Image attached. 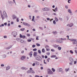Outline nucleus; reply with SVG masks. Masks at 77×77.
<instances>
[{"label":"nucleus","instance_id":"f257e3e1","mask_svg":"<svg viewBox=\"0 0 77 77\" xmlns=\"http://www.w3.org/2000/svg\"><path fill=\"white\" fill-rule=\"evenodd\" d=\"M47 73L48 75H52L53 74V72L50 69H47Z\"/></svg>","mask_w":77,"mask_h":77},{"label":"nucleus","instance_id":"f03ea898","mask_svg":"<svg viewBox=\"0 0 77 77\" xmlns=\"http://www.w3.org/2000/svg\"><path fill=\"white\" fill-rule=\"evenodd\" d=\"M35 59L38 61H41L42 60V58L39 55H37L35 57Z\"/></svg>","mask_w":77,"mask_h":77},{"label":"nucleus","instance_id":"7ed1b4c3","mask_svg":"<svg viewBox=\"0 0 77 77\" xmlns=\"http://www.w3.org/2000/svg\"><path fill=\"white\" fill-rule=\"evenodd\" d=\"M11 35L14 37H16V36L17 35V33L16 32H13L11 33Z\"/></svg>","mask_w":77,"mask_h":77},{"label":"nucleus","instance_id":"20e7f679","mask_svg":"<svg viewBox=\"0 0 77 77\" xmlns=\"http://www.w3.org/2000/svg\"><path fill=\"white\" fill-rule=\"evenodd\" d=\"M43 11H50V8H45L43 9Z\"/></svg>","mask_w":77,"mask_h":77},{"label":"nucleus","instance_id":"39448f33","mask_svg":"<svg viewBox=\"0 0 77 77\" xmlns=\"http://www.w3.org/2000/svg\"><path fill=\"white\" fill-rule=\"evenodd\" d=\"M23 25H24L25 26H28V27L30 26V25L28 23H25V22H23Z\"/></svg>","mask_w":77,"mask_h":77},{"label":"nucleus","instance_id":"423d86ee","mask_svg":"<svg viewBox=\"0 0 77 77\" xmlns=\"http://www.w3.org/2000/svg\"><path fill=\"white\" fill-rule=\"evenodd\" d=\"M12 45H11L8 47H5V50H9L10 48H12Z\"/></svg>","mask_w":77,"mask_h":77},{"label":"nucleus","instance_id":"0eeeda50","mask_svg":"<svg viewBox=\"0 0 77 77\" xmlns=\"http://www.w3.org/2000/svg\"><path fill=\"white\" fill-rule=\"evenodd\" d=\"M74 24L72 23H71L69 24H68L67 25V26H69V27H71L73 26Z\"/></svg>","mask_w":77,"mask_h":77},{"label":"nucleus","instance_id":"6e6552de","mask_svg":"<svg viewBox=\"0 0 77 77\" xmlns=\"http://www.w3.org/2000/svg\"><path fill=\"white\" fill-rule=\"evenodd\" d=\"M12 17L13 20H14V19H16V18H17V16H15V15H12Z\"/></svg>","mask_w":77,"mask_h":77},{"label":"nucleus","instance_id":"1a4fd4ad","mask_svg":"<svg viewBox=\"0 0 77 77\" xmlns=\"http://www.w3.org/2000/svg\"><path fill=\"white\" fill-rule=\"evenodd\" d=\"M72 44H73V45H75L77 44V40L75 41L74 42H72Z\"/></svg>","mask_w":77,"mask_h":77},{"label":"nucleus","instance_id":"9d476101","mask_svg":"<svg viewBox=\"0 0 77 77\" xmlns=\"http://www.w3.org/2000/svg\"><path fill=\"white\" fill-rule=\"evenodd\" d=\"M69 60L71 62H74V60L72 58V57H70Z\"/></svg>","mask_w":77,"mask_h":77},{"label":"nucleus","instance_id":"9b49d317","mask_svg":"<svg viewBox=\"0 0 77 77\" xmlns=\"http://www.w3.org/2000/svg\"><path fill=\"white\" fill-rule=\"evenodd\" d=\"M33 56H34V57H35V56H38V55H37V52H35L34 53V54H33Z\"/></svg>","mask_w":77,"mask_h":77},{"label":"nucleus","instance_id":"f8f14e48","mask_svg":"<svg viewBox=\"0 0 77 77\" xmlns=\"http://www.w3.org/2000/svg\"><path fill=\"white\" fill-rule=\"evenodd\" d=\"M26 58V56H23L22 57H21V60H24V59Z\"/></svg>","mask_w":77,"mask_h":77},{"label":"nucleus","instance_id":"ddd939ff","mask_svg":"<svg viewBox=\"0 0 77 77\" xmlns=\"http://www.w3.org/2000/svg\"><path fill=\"white\" fill-rule=\"evenodd\" d=\"M32 51H31L29 53V55L30 56V57H32Z\"/></svg>","mask_w":77,"mask_h":77},{"label":"nucleus","instance_id":"4468645a","mask_svg":"<svg viewBox=\"0 0 77 77\" xmlns=\"http://www.w3.org/2000/svg\"><path fill=\"white\" fill-rule=\"evenodd\" d=\"M70 41L74 42V41H77V39H70Z\"/></svg>","mask_w":77,"mask_h":77},{"label":"nucleus","instance_id":"2eb2a0df","mask_svg":"<svg viewBox=\"0 0 77 77\" xmlns=\"http://www.w3.org/2000/svg\"><path fill=\"white\" fill-rule=\"evenodd\" d=\"M30 70L31 71V72H32V73H35V72H34V71L32 70V68H30Z\"/></svg>","mask_w":77,"mask_h":77},{"label":"nucleus","instance_id":"dca6fc26","mask_svg":"<svg viewBox=\"0 0 77 77\" xmlns=\"http://www.w3.org/2000/svg\"><path fill=\"white\" fill-rule=\"evenodd\" d=\"M1 16L2 17V20H3L4 19H5V17H4V16L3 15V14L2 13H1Z\"/></svg>","mask_w":77,"mask_h":77},{"label":"nucleus","instance_id":"f3484780","mask_svg":"<svg viewBox=\"0 0 77 77\" xmlns=\"http://www.w3.org/2000/svg\"><path fill=\"white\" fill-rule=\"evenodd\" d=\"M2 57L3 58H6V55L4 54L2 55Z\"/></svg>","mask_w":77,"mask_h":77},{"label":"nucleus","instance_id":"a211bd4d","mask_svg":"<svg viewBox=\"0 0 77 77\" xmlns=\"http://www.w3.org/2000/svg\"><path fill=\"white\" fill-rule=\"evenodd\" d=\"M68 12H69V13H70V14H72V11H71V10L69 9L68 10Z\"/></svg>","mask_w":77,"mask_h":77},{"label":"nucleus","instance_id":"6ab92c4d","mask_svg":"<svg viewBox=\"0 0 77 77\" xmlns=\"http://www.w3.org/2000/svg\"><path fill=\"white\" fill-rule=\"evenodd\" d=\"M53 33L54 34V35H56V34H57V33L56 31H54L53 32Z\"/></svg>","mask_w":77,"mask_h":77},{"label":"nucleus","instance_id":"aec40b11","mask_svg":"<svg viewBox=\"0 0 77 77\" xmlns=\"http://www.w3.org/2000/svg\"><path fill=\"white\" fill-rule=\"evenodd\" d=\"M35 64L37 65H39V63L38 61H35Z\"/></svg>","mask_w":77,"mask_h":77},{"label":"nucleus","instance_id":"412c9836","mask_svg":"<svg viewBox=\"0 0 77 77\" xmlns=\"http://www.w3.org/2000/svg\"><path fill=\"white\" fill-rule=\"evenodd\" d=\"M55 19L56 21L57 22V21H58V19H57V17H55Z\"/></svg>","mask_w":77,"mask_h":77},{"label":"nucleus","instance_id":"4be33fe9","mask_svg":"<svg viewBox=\"0 0 77 77\" xmlns=\"http://www.w3.org/2000/svg\"><path fill=\"white\" fill-rule=\"evenodd\" d=\"M58 49L59 50H61V49H62V48L60 47H58Z\"/></svg>","mask_w":77,"mask_h":77},{"label":"nucleus","instance_id":"5701e85b","mask_svg":"<svg viewBox=\"0 0 77 77\" xmlns=\"http://www.w3.org/2000/svg\"><path fill=\"white\" fill-rule=\"evenodd\" d=\"M60 39L61 40H62V41H65V40H66V39L65 38H61Z\"/></svg>","mask_w":77,"mask_h":77},{"label":"nucleus","instance_id":"b1692460","mask_svg":"<svg viewBox=\"0 0 77 77\" xmlns=\"http://www.w3.org/2000/svg\"><path fill=\"white\" fill-rule=\"evenodd\" d=\"M69 68L66 69H65V71H66V72H67V71H69Z\"/></svg>","mask_w":77,"mask_h":77},{"label":"nucleus","instance_id":"393cba45","mask_svg":"<svg viewBox=\"0 0 77 77\" xmlns=\"http://www.w3.org/2000/svg\"><path fill=\"white\" fill-rule=\"evenodd\" d=\"M3 15L6 18H7V17H8V16H7V14H4Z\"/></svg>","mask_w":77,"mask_h":77},{"label":"nucleus","instance_id":"a878e982","mask_svg":"<svg viewBox=\"0 0 77 77\" xmlns=\"http://www.w3.org/2000/svg\"><path fill=\"white\" fill-rule=\"evenodd\" d=\"M56 57V56L55 55H53L51 56V57L52 58L53 57Z\"/></svg>","mask_w":77,"mask_h":77},{"label":"nucleus","instance_id":"bb28decb","mask_svg":"<svg viewBox=\"0 0 77 77\" xmlns=\"http://www.w3.org/2000/svg\"><path fill=\"white\" fill-rule=\"evenodd\" d=\"M35 19V16H33L32 17V21H34V20Z\"/></svg>","mask_w":77,"mask_h":77},{"label":"nucleus","instance_id":"cd10ccee","mask_svg":"<svg viewBox=\"0 0 77 77\" xmlns=\"http://www.w3.org/2000/svg\"><path fill=\"white\" fill-rule=\"evenodd\" d=\"M38 53H39V54H41V51L40 50H38Z\"/></svg>","mask_w":77,"mask_h":77},{"label":"nucleus","instance_id":"c85d7f7f","mask_svg":"<svg viewBox=\"0 0 77 77\" xmlns=\"http://www.w3.org/2000/svg\"><path fill=\"white\" fill-rule=\"evenodd\" d=\"M24 30H25V28H22V29H20V30L21 31H24Z\"/></svg>","mask_w":77,"mask_h":77},{"label":"nucleus","instance_id":"c756f323","mask_svg":"<svg viewBox=\"0 0 77 77\" xmlns=\"http://www.w3.org/2000/svg\"><path fill=\"white\" fill-rule=\"evenodd\" d=\"M52 70L53 71V72H55V69H54V68H52Z\"/></svg>","mask_w":77,"mask_h":77},{"label":"nucleus","instance_id":"7c9ffc66","mask_svg":"<svg viewBox=\"0 0 77 77\" xmlns=\"http://www.w3.org/2000/svg\"><path fill=\"white\" fill-rule=\"evenodd\" d=\"M5 14H6V11H4L3 12V15H5Z\"/></svg>","mask_w":77,"mask_h":77},{"label":"nucleus","instance_id":"2f4dec72","mask_svg":"<svg viewBox=\"0 0 77 77\" xmlns=\"http://www.w3.org/2000/svg\"><path fill=\"white\" fill-rule=\"evenodd\" d=\"M53 23H54V24H56V21H55V20H54L53 21Z\"/></svg>","mask_w":77,"mask_h":77},{"label":"nucleus","instance_id":"473e14b6","mask_svg":"<svg viewBox=\"0 0 77 77\" xmlns=\"http://www.w3.org/2000/svg\"><path fill=\"white\" fill-rule=\"evenodd\" d=\"M55 11H57V8L56 7L55 8Z\"/></svg>","mask_w":77,"mask_h":77},{"label":"nucleus","instance_id":"72a5a7b5","mask_svg":"<svg viewBox=\"0 0 77 77\" xmlns=\"http://www.w3.org/2000/svg\"><path fill=\"white\" fill-rule=\"evenodd\" d=\"M59 20H60V21H63V20L62 19V18H59Z\"/></svg>","mask_w":77,"mask_h":77},{"label":"nucleus","instance_id":"f704fd0d","mask_svg":"<svg viewBox=\"0 0 77 77\" xmlns=\"http://www.w3.org/2000/svg\"><path fill=\"white\" fill-rule=\"evenodd\" d=\"M31 72V70H29L27 72V73H30Z\"/></svg>","mask_w":77,"mask_h":77},{"label":"nucleus","instance_id":"c9c22d12","mask_svg":"<svg viewBox=\"0 0 77 77\" xmlns=\"http://www.w3.org/2000/svg\"><path fill=\"white\" fill-rule=\"evenodd\" d=\"M70 53H71L72 54H73V52H72V50H70Z\"/></svg>","mask_w":77,"mask_h":77},{"label":"nucleus","instance_id":"e433bc0d","mask_svg":"<svg viewBox=\"0 0 77 77\" xmlns=\"http://www.w3.org/2000/svg\"><path fill=\"white\" fill-rule=\"evenodd\" d=\"M2 26H4V24H2L1 25H0V27H2Z\"/></svg>","mask_w":77,"mask_h":77},{"label":"nucleus","instance_id":"4c0bfd02","mask_svg":"<svg viewBox=\"0 0 77 77\" xmlns=\"http://www.w3.org/2000/svg\"><path fill=\"white\" fill-rule=\"evenodd\" d=\"M59 45H57L56 46H54V47H55V48H57L58 47H59Z\"/></svg>","mask_w":77,"mask_h":77},{"label":"nucleus","instance_id":"58836bf2","mask_svg":"<svg viewBox=\"0 0 77 77\" xmlns=\"http://www.w3.org/2000/svg\"><path fill=\"white\" fill-rule=\"evenodd\" d=\"M27 41L28 42H31V41H32V40L31 39H28Z\"/></svg>","mask_w":77,"mask_h":77},{"label":"nucleus","instance_id":"ea45409f","mask_svg":"<svg viewBox=\"0 0 77 77\" xmlns=\"http://www.w3.org/2000/svg\"><path fill=\"white\" fill-rule=\"evenodd\" d=\"M47 20H50V21H51V20H50V19L49 18H47Z\"/></svg>","mask_w":77,"mask_h":77},{"label":"nucleus","instance_id":"a19ab883","mask_svg":"<svg viewBox=\"0 0 77 77\" xmlns=\"http://www.w3.org/2000/svg\"><path fill=\"white\" fill-rule=\"evenodd\" d=\"M33 50L34 51H36V50H37V49L36 48L34 49H33Z\"/></svg>","mask_w":77,"mask_h":77},{"label":"nucleus","instance_id":"79ce46f5","mask_svg":"<svg viewBox=\"0 0 77 77\" xmlns=\"http://www.w3.org/2000/svg\"><path fill=\"white\" fill-rule=\"evenodd\" d=\"M42 51L43 53H44V52L45 51V50H44V49L43 48L42 49Z\"/></svg>","mask_w":77,"mask_h":77},{"label":"nucleus","instance_id":"37998d69","mask_svg":"<svg viewBox=\"0 0 77 77\" xmlns=\"http://www.w3.org/2000/svg\"><path fill=\"white\" fill-rule=\"evenodd\" d=\"M22 38L23 39H24V38H26V36H25V35H23Z\"/></svg>","mask_w":77,"mask_h":77},{"label":"nucleus","instance_id":"c03bdc74","mask_svg":"<svg viewBox=\"0 0 77 77\" xmlns=\"http://www.w3.org/2000/svg\"><path fill=\"white\" fill-rule=\"evenodd\" d=\"M36 45H37V46H40V44L38 43H36Z\"/></svg>","mask_w":77,"mask_h":77},{"label":"nucleus","instance_id":"a18cd8bd","mask_svg":"<svg viewBox=\"0 0 77 77\" xmlns=\"http://www.w3.org/2000/svg\"><path fill=\"white\" fill-rule=\"evenodd\" d=\"M50 59V58H48L47 59V61L49 62V60Z\"/></svg>","mask_w":77,"mask_h":77},{"label":"nucleus","instance_id":"49530a36","mask_svg":"<svg viewBox=\"0 0 77 77\" xmlns=\"http://www.w3.org/2000/svg\"><path fill=\"white\" fill-rule=\"evenodd\" d=\"M39 28L40 29H41V30H43V28H42V27H39Z\"/></svg>","mask_w":77,"mask_h":77},{"label":"nucleus","instance_id":"de8ad7c7","mask_svg":"<svg viewBox=\"0 0 77 77\" xmlns=\"http://www.w3.org/2000/svg\"><path fill=\"white\" fill-rule=\"evenodd\" d=\"M17 22H19V18H17Z\"/></svg>","mask_w":77,"mask_h":77},{"label":"nucleus","instance_id":"09e8293b","mask_svg":"<svg viewBox=\"0 0 77 77\" xmlns=\"http://www.w3.org/2000/svg\"><path fill=\"white\" fill-rule=\"evenodd\" d=\"M8 2L9 3H12V1H8Z\"/></svg>","mask_w":77,"mask_h":77},{"label":"nucleus","instance_id":"8fccbe9b","mask_svg":"<svg viewBox=\"0 0 77 77\" xmlns=\"http://www.w3.org/2000/svg\"><path fill=\"white\" fill-rule=\"evenodd\" d=\"M20 38H22L23 37V35H21V34H20Z\"/></svg>","mask_w":77,"mask_h":77},{"label":"nucleus","instance_id":"3c124183","mask_svg":"<svg viewBox=\"0 0 77 77\" xmlns=\"http://www.w3.org/2000/svg\"><path fill=\"white\" fill-rule=\"evenodd\" d=\"M65 8H66V9H68V6H67V5L65 6Z\"/></svg>","mask_w":77,"mask_h":77},{"label":"nucleus","instance_id":"603ef678","mask_svg":"<svg viewBox=\"0 0 77 77\" xmlns=\"http://www.w3.org/2000/svg\"><path fill=\"white\" fill-rule=\"evenodd\" d=\"M35 46H36L35 45H33L32 46V47H33V48H34V47H35Z\"/></svg>","mask_w":77,"mask_h":77},{"label":"nucleus","instance_id":"864d4df0","mask_svg":"<svg viewBox=\"0 0 77 77\" xmlns=\"http://www.w3.org/2000/svg\"><path fill=\"white\" fill-rule=\"evenodd\" d=\"M60 71H62V68H60Z\"/></svg>","mask_w":77,"mask_h":77},{"label":"nucleus","instance_id":"5fc2aeb1","mask_svg":"<svg viewBox=\"0 0 77 77\" xmlns=\"http://www.w3.org/2000/svg\"><path fill=\"white\" fill-rule=\"evenodd\" d=\"M51 51H55V50L54 49H51Z\"/></svg>","mask_w":77,"mask_h":77},{"label":"nucleus","instance_id":"6e6d98bb","mask_svg":"<svg viewBox=\"0 0 77 77\" xmlns=\"http://www.w3.org/2000/svg\"><path fill=\"white\" fill-rule=\"evenodd\" d=\"M20 42H21V43H23V42H24V41L23 40H21L20 41Z\"/></svg>","mask_w":77,"mask_h":77},{"label":"nucleus","instance_id":"4d7b16f0","mask_svg":"<svg viewBox=\"0 0 77 77\" xmlns=\"http://www.w3.org/2000/svg\"><path fill=\"white\" fill-rule=\"evenodd\" d=\"M71 0H68V3H70V2H71Z\"/></svg>","mask_w":77,"mask_h":77},{"label":"nucleus","instance_id":"13d9d810","mask_svg":"<svg viewBox=\"0 0 77 77\" xmlns=\"http://www.w3.org/2000/svg\"><path fill=\"white\" fill-rule=\"evenodd\" d=\"M32 16H29V20H31V19H32V18H31V17Z\"/></svg>","mask_w":77,"mask_h":77},{"label":"nucleus","instance_id":"bf43d9fd","mask_svg":"<svg viewBox=\"0 0 77 77\" xmlns=\"http://www.w3.org/2000/svg\"><path fill=\"white\" fill-rule=\"evenodd\" d=\"M4 38H7V36H4Z\"/></svg>","mask_w":77,"mask_h":77},{"label":"nucleus","instance_id":"052dcab7","mask_svg":"<svg viewBox=\"0 0 77 77\" xmlns=\"http://www.w3.org/2000/svg\"><path fill=\"white\" fill-rule=\"evenodd\" d=\"M42 58H44V57H45L43 55H42Z\"/></svg>","mask_w":77,"mask_h":77},{"label":"nucleus","instance_id":"680f3d73","mask_svg":"<svg viewBox=\"0 0 77 77\" xmlns=\"http://www.w3.org/2000/svg\"><path fill=\"white\" fill-rule=\"evenodd\" d=\"M44 63H45V64H47V62H45V60H44Z\"/></svg>","mask_w":77,"mask_h":77},{"label":"nucleus","instance_id":"e2e57ef3","mask_svg":"<svg viewBox=\"0 0 77 77\" xmlns=\"http://www.w3.org/2000/svg\"><path fill=\"white\" fill-rule=\"evenodd\" d=\"M24 51L23 50L21 51V53H24Z\"/></svg>","mask_w":77,"mask_h":77},{"label":"nucleus","instance_id":"0e129e2a","mask_svg":"<svg viewBox=\"0 0 77 77\" xmlns=\"http://www.w3.org/2000/svg\"><path fill=\"white\" fill-rule=\"evenodd\" d=\"M1 66L3 67V66H5V65H4V64H1Z\"/></svg>","mask_w":77,"mask_h":77},{"label":"nucleus","instance_id":"69168bd1","mask_svg":"<svg viewBox=\"0 0 77 77\" xmlns=\"http://www.w3.org/2000/svg\"><path fill=\"white\" fill-rule=\"evenodd\" d=\"M50 53L49 52L47 53V55H50Z\"/></svg>","mask_w":77,"mask_h":77},{"label":"nucleus","instance_id":"338daca9","mask_svg":"<svg viewBox=\"0 0 77 77\" xmlns=\"http://www.w3.org/2000/svg\"><path fill=\"white\" fill-rule=\"evenodd\" d=\"M46 50L47 51H50V49L46 48Z\"/></svg>","mask_w":77,"mask_h":77},{"label":"nucleus","instance_id":"774afa93","mask_svg":"<svg viewBox=\"0 0 77 77\" xmlns=\"http://www.w3.org/2000/svg\"><path fill=\"white\" fill-rule=\"evenodd\" d=\"M35 77H40V76L38 75H36Z\"/></svg>","mask_w":77,"mask_h":77}]
</instances>
